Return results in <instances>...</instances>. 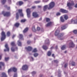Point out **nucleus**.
<instances>
[{
    "label": "nucleus",
    "instance_id": "obj_1",
    "mask_svg": "<svg viewBox=\"0 0 77 77\" xmlns=\"http://www.w3.org/2000/svg\"><path fill=\"white\" fill-rule=\"evenodd\" d=\"M54 6H55V3L53 2H52L48 5L49 7H48V5H45L44 6L43 11H45L47 8L48 10L51 9H53L54 7Z\"/></svg>",
    "mask_w": 77,
    "mask_h": 77
},
{
    "label": "nucleus",
    "instance_id": "obj_2",
    "mask_svg": "<svg viewBox=\"0 0 77 77\" xmlns=\"http://www.w3.org/2000/svg\"><path fill=\"white\" fill-rule=\"evenodd\" d=\"M59 33V30H57L55 32V36H58V38L60 39V40H62L63 38H62V36H63L64 34L63 33H61L60 34Z\"/></svg>",
    "mask_w": 77,
    "mask_h": 77
},
{
    "label": "nucleus",
    "instance_id": "obj_3",
    "mask_svg": "<svg viewBox=\"0 0 77 77\" xmlns=\"http://www.w3.org/2000/svg\"><path fill=\"white\" fill-rule=\"evenodd\" d=\"M69 2H70V3H68L67 4V6L69 7V9H72L71 6L74 5V1L72 0H69Z\"/></svg>",
    "mask_w": 77,
    "mask_h": 77
},
{
    "label": "nucleus",
    "instance_id": "obj_4",
    "mask_svg": "<svg viewBox=\"0 0 77 77\" xmlns=\"http://www.w3.org/2000/svg\"><path fill=\"white\" fill-rule=\"evenodd\" d=\"M2 38H1V40L2 41L3 40L5 39L6 38V35H5V32H2L1 34Z\"/></svg>",
    "mask_w": 77,
    "mask_h": 77
},
{
    "label": "nucleus",
    "instance_id": "obj_5",
    "mask_svg": "<svg viewBox=\"0 0 77 77\" xmlns=\"http://www.w3.org/2000/svg\"><path fill=\"white\" fill-rule=\"evenodd\" d=\"M2 14H3L4 16L5 17H9V16H10V15H11L10 12H7L5 13L4 11H2Z\"/></svg>",
    "mask_w": 77,
    "mask_h": 77
},
{
    "label": "nucleus",
    "instance_id": "obj_6",
    "mask_svg": "<svg viewBox=\"0 0 77 77\" xmlns=\"http://www.w3.org/2000/svg\"><path fill=\"white\" fill-rule=\"evenodd\" d=\"M26 12L27 13V16L28 18H30V13H31L30 9L29 8L27 9L26 10Z\"/></svg>",
    "mask_w": 77,
    "mask_h": 77
},
{
    "label": "nucleus",
    "instance_id": "obj_7",
    "mask_svg": "<svg viewBox=\"0 0 77 77\" xmlns=\"http://www.w3.org/2000/svg\"><path fill=\"white\" fill-rule=\"evenodd\" d=\"M46 21L48 23H48L46 25V26H47V27H48V26H51V25L52 24V22H50V20H46Z\"/></svg>",
    "mask_w": 77,
    "mask_h": 77
},
{
    "label": "nucleus",
    "instance_id": "obj_8",
    "mask_svg": "<svg viewBox=\"0 0 77 77\" xmlns=\"http://www.w3.org/2000/svg\"><path fill=\"white\" fill-rule=\"evenodd\" d=\"M69 45L70 47H74L75 46V45L72 41H71L69 43Z\"/></svg>",
    "mask_w": 77,
    "mask_h": 77
},
{
    "label": "nucleus",
    "instance_id": "obj_9",
    "mask_svg": "<svg viewBox=\"0 0 77 77\" xmlns=\"http://www.w3.org/2000/svg\"><path fill=\"white\" fill-rule=\"evenodd\" d=\"M5 47L7 50L6 49H4V51H9V47H8V45L7 44H6Z\"/></svg>",
    "mask_w": 77,
    "mask_h": 77
},
{
    "label": "nucleus",
    "instance_id": "obj_10",
    "mask_svg": "<svg viewBox=\"0 0 77 77\" xmlns=\"http://www.w3.org/2000/svg\"><path fill=\"white\" fill-rule=\"evenodd\" d=\"M32 15L34 17H35V18H36L37 17H39V15L37 14V13L36 12H33Z\"/></svg>",
    "mask_w": 77,
    "mask_h": 77
},
{
    "label": "nucleus",
    "instance_id": "obj_11",
    "mask_svg": "<svg viewBox=\"0 0 77 77\" xmlns=\"http://www.w3.org/2000/svg\"><path fill=\"white\" fill-rule=\"evenodd\" d=\"M60 12H62V13H68V11L63 9H60Z\"/></svg>",
    "mask_w": 77,
    "mask_h": 77
},
{
    "label": "nucleus",
    "instance_id": "obj_12",
    "mask_svg": "<svg viewBox=\"0 0 77 77\" xmlns=\"http://www.w3.org/2000/svg\"><path fill=\"white\" fill-rule=\"evenodd\" d=\"M28 69V66L26 65H24L22 67L23 70H27Z\"/></svg>",
    "mask_w": 77,
    "mask_h": 77
},
{
    "label": "nucleus",
    "instance_id": "obj_13",
    "mask_svg": "<svg viewBox=\"0 0 77 77\" xmlns=\"http://www.w3.org/2000/svg\"><path fill=\"white\" fill-rule=\"evenodd\" d=\"M69 24H71L73 23V24H77V20H71V22H70Z\"/></svg>",
    "mask_w": 77,
    "mask_h": 77
},
{
    "label": "nucleus",
    "instance_id": "obj_14",
    "mask_svg": "<svg viewBox=\"0 0 77 77\" xmlns=\"http://www.w3.org/2000/svg\"><path fill=\"white\" fill-rule=\"evenodd\" d=\"M67 27H68V25L66 24L62 26L61 27V29L62 30H64V29H66Z\"/></svg>",
    "mask_w": 77,
    "mask_h": 77
},
{
    "label": "nucleus",
    "instance_id": "obj_15",
    "mask_svg": "<svg viewBox=\"0 0 77 77\" xmlns=\"http://www.w3.org/2000/svg\"><path fill=\"white\" fill-rule=\"evenodd\" d=\"M23 4V2L22 1H19L17 3V5H20V6H21Z\"/></svg>",
    "mask_w": 77,
    "mask_h": 77
},
{
    "label": "nucleus",
    "instance_id": "obj_16",
    "mask_svg": "<svg viewBox=\"0 0 77 77\" xmlns=\"http://www.w3.org/2000/svg\"><path fill=\"white\" fill-rule=\"evenodd\" d=\"M1 77H7V75L5 73H2V74L0 75Z\"/></svg>",
    "mask_w": 77,
    "mask_h": 77
},
{
    "label": "nucleus",
    "instance_id": "obj_17",
    "mask_svg": "<svg viewBox=\"0 0 77 77\" xmlns=\"http://www.w3.org/2000/svg\"><path fill=\"white\" fill-rule=\"evenodd\" d=\"M26 50H27L28 51H31L32 49V48L30 46H29L27 48H25Z\"/></svg>",
    "mask_w": 77,
    "mask_h": 77
},
{
    "label": "nucleus",
    "instance_id": "obj_18",
    "mask_svg": "<svg viewBox=\"0 0 77 77\" xmlns=\"http://www.w3.org/2000/svg\"><path fill=\"white\" fill-rule=\"evenodd\" d=\"M45 42H47L46 43V45H48L50 44V42H49V40H48V39H47Z\"/></svg>",
    "mask_w": 77,
    "mask_h": 77
},
{
    "label": "nucleus",
    "instance_id": "obj_19",
    "mask_svg": "<svg viewBox=\"0 0 77 77\" xmlns=\"http://www.w3.org/2000/svg\"><path fill=\"white\" fill-rule=\"evenodd\" d=\"M28 30H29V28H28V27L26 28L23 31V33H26V32H27L28 31Z\"/></svg>",
    "mask_w": 77,
    "mask_h": 77
},
{
    "label": "nucleus",
    "instance_id": "obj_20",
    "mask_svg": "<svg viewBox=\"0 0 77 77\" xmlns=\"http://www.w3.org/2000/svg\"><path fill=\"white\" fill-rule=\"evenodd\" d=\"M0 65L4 66L5 65V63H4L3 62H0ZM0 65V69H2V66H1Z\"/></svg>",
    "mask_w": 77,
    "mask_h": 77
},
{
    "label": "nucleus",
    "instance_id": "obj_21",
    "mask_svg": "<svg viewBox=\"0 0 77 77\" xmlns=\"http://www.w3.org/2000/svg\"><path fill=\"white\" fill-rule=\"evenodd\" d=\"M17 44L18 46H21V42H20V40H18L17 41Z\"/></svg>",
    "mask_w": 77,
    "mask_h": 77
},
{
    "label": "nucleus",
    "instance_id": "obj_22",
    "mask_svg": "<svg viewBox=\"0 0 77 77\" xmlns=\"http://www.w3.org/2000/svg\"><path fill=\"white\" fill-rule=\"evenodd\" d=\"M12 69V70L14 72H16L17 71V69L15 67H13L11 68Z\"/></svg>",
    "mask_w": 77,
    "mask_h": 77
},
{
    "label": "nucleus",
    "instance_id": "obj_23",
    "mask_svg": "<svg viewBox=\"0 0 77 77\" xmlns=\"http://www.w3.org/2000/svg\"><path fill=\"white\" fill-rule=\"evenodd\" d=\"M16 19H18L19 18V14L18 13H17L16 14Z\"/></svg>",
    "mask_w": 77,
    "mask_h": 77
},
{
    "label": "nucleus",
    "instance_id": "obj_24",
    "mask_svg": "<svg viewBox=\"0 0 77 77\" xmlns=\"http://www.w3.org/2000/svg\"><path fill=\"white\" fill-rule=\"evenodd\" d=\"M19 36H20V39H21V40H23V35L22 34H19Z\"/></svg>",
    "mask_w": 77,
    "mask_h": 77
},
{
    "label": "nucleus",
    "instance_id": "obj_25",
    "mask_svg": "<svg viewBox=\"0 0 77 77\" xmlns=\"http://www.w3.org/2000/svg\"><path fill=\"white\" fill-rule=\"evenodd\" d=\"M11 50L12 51L14 52V51H15V50H17V48H16L15 49H14V48H13V47H12L11 48Z\"/></svg>",
    "mask_w": 77,
    "mask_h": 77
},
{
    "label": "nucleus",
    "instance_id": "obj_26",
    "mask_svg": "<svg viewBox=\"0 0 77 77\" xmlns=\"http://www.w3.org/2000/svg\"><path fill=\"white\" fill-rule=\"evenodd\" d=\"M43 49H44V50H47V49H48V47H47L45 45H44L43 46Z\"/></svg>",
    "mask_w": 77,
    "mask_h": 77
},
{
    "label": "nucleus",
    "instance_id": "obj_27",
    "mask_svg": "<svg viewBox=\"0 0 77 77\" xmlns=\"http://www.w3.org/2000/svg\"><path fill=\"white\" fill-rule=\"evenodd\" d=\"M64 18L65 20H67L68 19V16L66 15H64Z\"/></svg>",
    "mask_w": 77,
    "mask_h": 77
},
{
    "label": "nucleus",
    "instance_id": "obj_28",
    "mask_svg": "<svg viewBox=\"0 0 77 77\" xmlns=\"http://www.w3.org/2000/svg\"><path fill=\"white\" fill-rule=\"evenodd\" d=\"M1 2L3 5H4L6 2V0H2Z\"/></svg>",
    "mask_w": 77,
    "mask_h": 77
},
{
    "label": "nucleus",
    "instance_id": "obj_29",
    "mask_svg": "<svg viewBox=\"0 0 77 77\" xmlns=\"http://www.w3.org/2000/svg\"><path fill=\"white\" fill-rule=\"evenodd\" d=\"M18 12L19 14H21L23 13V10L22 9H19L18 10Z\"/></svg>",
    "mask_w": 77,
    "mask_h": 77
},
{
    "label": "nucleus",
    "instance_id": "obj_30",
    "mask_svg": "<svg viewBox=\"0 0 77 77\" xmlns=\"http://www.w3.org/2000/svg\"><path fill=\"white\" fill-rule=\"evenodd\" d=\"M61 48L62 50H65L66 48V46L64 45L61 47Z\"/></svg>",
    "mask_w": 77,
    "mask_h": 77
},
{
    "label": "nucleus",
    "instance_id": "obj_31",
    "mask_svg": "<svg viewBox=\"0 0 77 77\" xmlns=\"http://www.w3.org/2000/svg\"><path fill=\"white\" fill-rule=\"evenodd\" d=\"M51 52L50 51H48V56H51Z\"/></svg>",
    "mask_w": 77,
    "mask_h": 77
},
{
    "label": "nucleus",
    "instance_id": "obj_32",
    "mask_svg": "<svg viewBox=\"0 0 77 77\" xmlns=\"http://www.w3.org/2000/svg\"><path fill=\"white\" fill-rule=\"evenodd\" d=\"M15 26L16 27H18L20 26V23H17L15 24Z\"/></svg>",
    "mask_w": 77,
    "mask_h": 77
},
{
    "label": "nucleus",
    "instance_id": "obj_33",
    "mask_svg": "<svg viewBox=\"0 0 77 77\" xmlns=\"http://www.w3.org/2000/svg\"><path fill=\"white\" fill-rule=\"evenodd\" d=\"M32 30L33 32L36 31V29H35V26H33L32 27Z\"/></svg>",
    "mask_w": 77,
    "mask_h": 77
},
{
    "label": "nucleus",
    "instance_id": "obj_34",
    "mask_svg": "<svg viewBox=\"0 0 77 77\" xmlns=\"http://www.w3.org/2000/svg\"><path fill=\"white\" fill-rule=\"evenodd\" d=\"M20 17H24V14H23V12L21 13H20Z\"/></svg>",
    "mask_w": 77,
    "mask_h": 77
},
{
    "label": "nucleus",
    "instance_id": "obj_35",
    "mask_svg": "<svg viewBox=\"0 0 77 77\" xmlns=\"http://www.w3.org/2000/svg\"><path fill=\"white\" fill-rule=\"evenodd\" d=\"M5 8H7L8 10H9L10 9V7H8L7 5H5Z\"/></svg>",
    "mask_w": 77,
    "mask_h": 77
},
{
    "label": "nucleus",
    "instance_id": "obj_36",
    "mask_svg": "<svg viewBox=\"0 0 77 77\" xmlns=\"http://www.w3.org/2000/svg\"><path fill=\"white\" fill-rule=\"evenodd\" d=\"M11 35V32H8L7 33V35L8 36H9Z\"/></svg>",
    "mask_w": 77,
    "mask_h": 77
},
{
    "label": "nucleus",
    "instance_id": "obj_37",
    "mask_svg": "<svg viewBox=\"0 0 77 77\" xmlns=\"http://www.w3.org/2000/svg\"><path fill=\"white\" fill-rule=\"evenodd\" d=\"M12 68H11L10 69H9L8 71V73H9V72H12Z\"/></svg>",
    "mask_w": 77,
    "mask_h": 77
},
{
    "label": "nucleus",
    "instance_id": "obj_38",
    "mask_svg": "<svg viewBox=\"0 0 77 77\" xmlns=\"http://www.w3.org/2000/svg\"><path fill=\"white\" fill-rule=\"evenodd\" d=\"M26 21V20H21V23H24Z\"/></svg>",
    "mask_w": 77,
    "mask_h": 77
},
{
    "label": "nucleus",
    "instance_id": "obj_39",
    "mask_svg": "<svg viewBox=\"0 0 77 77\" xmlns=\"http://www.w3.org/2000/svg\"><path fill=\"white\" fill-rule=\"evenodd\" d=\"M11 45L12 46H14V45H15V42H11Z\"/></svg>",
    "mask_w": 77,
    "mask_h": 77
},
{
    "label": "nucleus",
    "instance_id": "obj_40",
    "mask_svg": "<svg viewBox=\"0 0 77 77\" xmlns=\"http://www.w3.org/2000/svg\"><path fill=\"white\" fill-rule=\"evenodd\" d=\"M34 57H37V56H38V54L35 53L34 54Z\"/></svg>",
    "mask_w": 77,
    "mask_h": 77
},
{
    "label": "nucleus",
    "instance_id": "obj_41",
    "mask_svg": "<svg viewBox=\"0 0 77 77\" xmlns=\"http://www.w3.org/2000/svg\"><path fill=\"white\" fill-rule=\"evenodd\" d=\"M73 32L75 34H76L77 32V30H74L73 31Z\"/></svg>",
    "mask_w": 77,
    "mask_h": 77
},
{
    "label": "nucleus",
    "instance_id": "obj_42",
    "mask_svg": "<svg viewBox=\"0 0 77 77\" xmlns=\"http://www.w3.org/2000/svg\"><path fill=\"white\" fill-rule=\"evenodd\" d=\"M72 66H74V65H75V62H72Z\"/></svg>",
    "mask_w": 77,
    "mask_h": 77
},
{
    "label": "nucleus",
    "instance_id": "obj_43",
    "mask_svg": "<svg viewBox=\"0 0 77 77\" xmlns=\"http://www.w3.org/2000/svg\"><path fill=\"white\" fill-rule=\"evenodd\" d=\"M9 59V57H5V60L6 61H8Z\"/></svg>",
    "mask_w": 77,
    "mask_h": 77
},
{
    "label": "nucleus",
    "instance_id": "obj_44",
    "mask_svg": "<svg viewBox=\"0 0 77 77\" xmlns=\"http://www.w3.org/2000/svg\"><path fill=\"white\" fill-rule=\"evenodd\" d=\"M40 1H35L34 2V3H35L37 4V3H40Z\"/></svg>",
    "mask_w": 77,
    "mask_h": 77
},
{
    "label": "nucleus",
    "instance_id": "obj_45",
    "mask_svg": "<svg viewBox=\"0 0 77 77\" xmlns=\"http://www.w3.org/2000/svg\"><path fill=\"white\" fill-rule=\"evenodd\" d=\"M36 72L35 71L32 72V75H34V74H35Z\"/></svg>",
    "mask_w": 77,
    "mask_h": 77
},
{
    "label": "nucleus",
    "instance_id": "obj_46",
    "mask_svg": "<svg viewBox=\"0 0 77 77\" xmlns=\"http://www.w3.org/2000/svg\"><path fill=\"white\" fill-rule=\"evenodd\" d=\"M60 15V13L59 12H57L56 14L57 16H59Z\"/></svg>",
    "mask_w": 77,
    "mask_h": 77
},
{
    "label": "nucleus",
    "instance_id": "obj_47",
    "mask_svg": "<svg viewBox=\"0 0 77 77\" xmlns=\"http://www.w3.org/2000/svg\"><path fill=\"white\" fill-rule=\"evenodd\" d=\"M36 51H37V49H36V48H35L33 51V52H36Z\"/></svg>",
    "mask_w": 77,
    "mask_h": 77
},
{
    "label": "nucleus",
    "instance_id": "obj_48",
    "mask_svg": "<svg viewBox=\"0 0 77 77\" xmlns=\"http://www.w3.org/2000/svg\"><path fill=\"white\" fill-rule=\"evenodd\" d=\"M60 21L62 23H63V22H65V20H60Z\"/></svg>",
    "mask_w": 77,
    "mask_h": 77
},
{
    "label": "nucleus",
    "instance_id": "obj_49",
    "mask_svg": "<svg viewBox=\"0 0 77 77\" xmlns=\"http://www.w3.org/2000/svg\"><path fill=\"white\" fill-rule=\"evenodd\" d=\"M14 77H17V73H15L14 75Z\"/></svg>",
    "mask_w": 77,
    "mask_h": 77
},
{
    "label": "nucleus",
    "instance_id": "obj_50",
    "mask_svg": "<svg viewBox=\"0 0 77 77\" xmlns=\"http://www.w3.org/2000/svg\"><path fill=\"white\" fill-rule=\"evenodd\" d=\"M30 40H28L27 42V43L28 44H29L30 43Z\"/></svg>",
    "mask_w": 77,
    "mask_h": 77
},
{
    "label": "nucleus",
    "instance_id": "obj_51",
    "mask_svg": "<svg viewBox=\"0 0 77 77\" xmlns=\"http://www.w3.org/2000/svg\"><path fill=\"white\" fill-rule=\"evenodd\" d=\"M54 62H55V63H58V60H54Z\"/></svg>",
    "mask_w": 77,
    "mask_h": 77
},
{
    "label": "nucleus",
    "instance_id": "obj_52",
    "mask_svg": "<svg viewBox=\"0 0 77 77\" xmlns=\"http://www.w3.org/2000/svg\"><path fill=\"white\" fill-rule=\"evenodd\" d=\"M49 0H43V1L44 2H48Z\"/></svg>",
    "mask_w": 77,
    "mask_h": 77
},
{
    "label": "nucleus",
    "instance_id": "obj_53",
    "mask_svg": "<svg viewBox=\"0 0 77 77\" xmlns=\"http://www.w3.org/2000/svg\"><path fill=\"white\" fill-rule=\"evenodd\" d=\"M30 59L32 60V61H33V58L32 57H30Z\"/></svg>",
    "mask_w": 77,
    "mask_h": 77
},
{
    "label": "nucleus",
    "instance_id": "obj_54",
    "mask_svg": "<svg viewBox=\"0 0 77 77\" xmlns=\"http://www.w3.org/2000/svg\"><path fill=\"white\" fill-rule=\"evenodd\" d=\"M40 29H41L39 27H37V30H40Z\"/></svg>",
    "mask_w": 77,
    "mask_h": 77
},
{
    "label": "nucleus",
    "instance_id": "obj_55",
    "mask_svg": "<svg viewBox=\"0 0 77 77\" xmlns=\"http://www.w3.org/2000/svg\"><path fill=\"white\" fill-rule=\"evenodd\" d=\"M38 8H41L42 6L41 5H38Z\"/></svg>",
    "mask_w": 77,
    "mask_h": 77
},
{
    "label": "nucleus",
    "instance_id": "obj_56",
    "mask_svg": "<svg viewBox=\"0 0 77 77\" xmlns=\"http://www.w3.org/2000/svg\"><path fill=\"white\" fill-rule=\"evenodd\" d=\"M60 20H63V17L61 16L60 17Z\"/></svg>",
    "mask_w": 77,
    "mask_h": 77
},
{
    "label": "nucleus",
    "instance_id": "obj_57",
    "mask_svg": "<svg viewBox=\"0 0 77 77\" xmlns=\"http://www.w3.org/2000/svg\"><path fill=\"white\" fill-rule=\"evenodd\" d=\"M67 65L68 64H65V66H64V67H65V68H66V66H67Z\"/></svg>",
    "mask_w": 77,
    "mask_h": 77
},
{
    "label": "nucleus",
    "instance_id": "obj_58",
    "mask_svg": "<svg viewBox=\"0 0 77 77\" xmlns=\"http://www.w3.org/2000/svg\"><path fill=\"white\" fill-rule=\"evenodd\" d=\"M36 8V7L34 6L32 7V9H35V8Z\"/></svg>",
    "mask_w": 77,
    "mask_h": 77
},
{
    "label": "nucleus",
    "instance_id": "obj_59",
    "mask_svg": "<svg viewBox=\"0 0 77 77\" xmlns=\"http://www.w3.org/2000/svg\"><path fill=\"white\" fill-rule=\"evenodd\" d=\"M43 76V75H39L40 77H42Z\"/></svg>",
    "mask_w": 77,
    "mask_h": 77
},
{
    "label": "nucleus",
    "instance_id": "obj_60",
    "mask_svg": "<svg viewBox=\"0 0 77 77\" xmlns=\"http://www.w3.org/2000/svg\"><path fill=\"white\" fill-rule=\"evenodd\" d=\"M75 8H77V4H76L75 5Z\"/></svg>",
    "mask_w": 77,
    "mask_h": 77
},
{
    "label": "nucleus",
    "instance_id": "obj_61",
    "mask_svg": "<svg viewBox=\"0 0 77 77\" xmlns=\"http://www.w3.org/2000/svg\"><path fill=\"white\" fill-rule=\"evenodd\" d=\"M15 35H14L13 36L12 38H14V37H15Z\"/></svg>",
    "mask_w": 77,
    "mask_h": 77
},
{
    "label": "nucleus",
    "instance_id": "obj_62",
    "mask_svg": "<svg viewBox=\"0 0 77 77\" xmlns=\"http://www.w3.org/2000/svg\"><path fill=\"white\" fill-rule=\"evenodd\" d=\"M46 20H50V18H45Z\"/></svg>",
    "mask_w": 77,
    "mask_h": 77
},
{
    "label": "nucleus",
    "instance_id": "obj_63",
    "mask_svg": "<svg viewBox=\"0 0 77 77\" xmlns=\"http://www.w3.org/2000/svg\"><path fill=\"white\" fill-rule=\"evenodd\" d=\"M2 59V55H0V60Z\"/></svg>",
    "mask_w": 77,
    "mask_h": 77
},
{
    "label": "nucleus",
    "instance_id": "obj_64",
    "mask_svg": "<svg viewBox=\"0 0 77 77\" xmlns=\"http://www.w3.org/2000/svg\"><path fill=\"white\" fill-rule=\"evenodd\" d=\"M52 57H54V54H52Z\"/></svg>",
    "mask_w": 77,
    "mask_h": 77
}]
</instances>
